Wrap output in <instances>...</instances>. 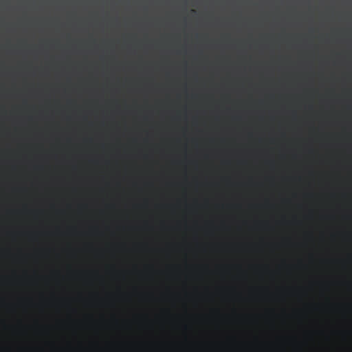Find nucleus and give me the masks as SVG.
Instances as JSON below:
<instances>
[{
  "mask_svg": "<svg viewBox=\"0 0 352 352\" xmlns=\"http://www.w3.org/2000/svg\"><path fill=\"white\" fill-rule=\"evenodd\" d=\"M183 22H184V23H186V22H187V21H184Z\"/></svg>",
  "mask_w": 352,
  "mask_h": 352,
  "instance_id": "obj_1",
  "label": "nucleus"
},
{
  "mask_svg": "<svg viewBox=\"0 0 352 352\" xmlns=\"http://www.w3.org/2000/svg\"><path fill=\"white\" fill-rule=\"evenodd\" d=\"M56 23H58L59 21H56Z\"/></svg>",
  "mask_w": 352,
  "mask_h": 352,
  "instance_id": "obj_2",
  "label": "nucleus"
},
{
  "mask_svg": "<svg viewBox=\"0 0 352 352\" xmlns=\"http://www.w3.org/2000/svg\"><path fill=\"white\" fill-rule=\"evenodd\" d=\"M114 22H115V23H117L118 21H115Z\"/></svg>",
  "mask_w": 352,
  "mask_h": 352,
  "instance_id": "obj_3",
  "label": "nucleus"
}]
</instances>
